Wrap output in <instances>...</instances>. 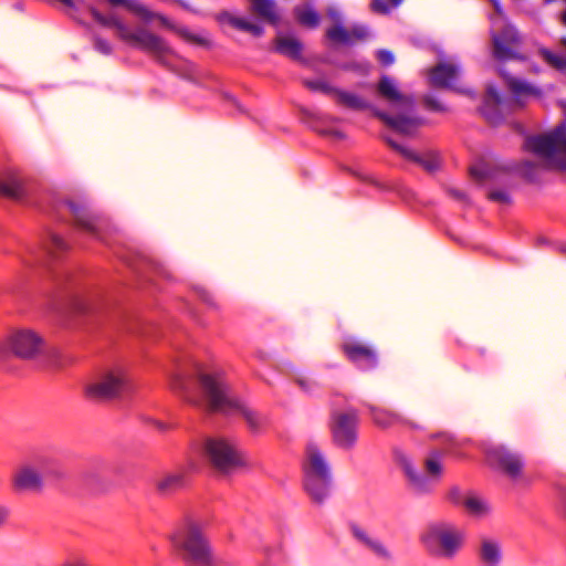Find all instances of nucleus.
<instances>
[{"mask_svg":"<svg viewBox=\"0 0 566 566\" xmlns=\"http://www.w3.org/2000/svg\"><path fill=\"white\" fill-rule=\"evenodd\" d=\"M198 293L205 302H207V303L212 302L210 294L205 289H198Z\"/></svg>","mask_w":566,"mask_h":566,"instance_id":"obj_54","label":"nucleus"},{"mask_svg":"<svg viewBox=\"0 0 566 566\" xmlns=\"http://www.w3.org/2000/svg\"><path fill=\"white\" fill-rule=\"evenodd\" d=\"M503 103V97L497 90L493 85H488L480 112L490 124L499 125L503 120L501 112Z\"/></svg>","mask_w":566,"mask_h":566,"instance_id":"obj_16","label":"nucleus"},{"mask_svg":"<svg viewBox=\"0 0 566 566\" xmlns=\"http://www.w3.org/2000/svg\"><path fill=\"white\" fill-rule=\"evenodd\" d=\"M83 482L88 492L92 494H101L103 491V478L101 473L94 470H87L83 474Z\"/></svg>","mask_w":566,"mask_h":566,"instance_id":"obj_33","label":"nucleus"},{"mask_svg":"<svg viewBox=\"0 0 566 566\" xmlns=\"http://www.w3.org/2000/svg\"><path fill=\"white\" fill-rule=\"evenodd\" d=\"M350 531L355 539L371 551L376 556L385 560L391 559V554L387 547L380 541L373 538L364 528L354 524L350 526Z\"/></svg>","mask_w":566,"mask_h":566,"instance_id":"obj_22","label":"nucleus"},{"mask_svg":"<svg viewBox=\"0 0 566 566\" xmlns=\"http://www.w3.org/2000/svg\"><path fill=\"white\" fill-rule=\"evenodd\" d=\"M219 21L222 25L228 27L226 31L243 32V33H259L260 28L240 17L232 15L230 13H223L220 15Z\"/></svg>","mask_w":566,"mask_h":566,"instance_id":"obj_27","label":"nucleus"},{"mask_svg":"<svg viewBox=\"0 0 566 566\" xmlns=\"http://www.w3.org/2000/svg\"><path fill=\"white\" fill-rule=\"evenodd\" d=\"M185 474L168 473L156 481V490L163 496H169L185 486Z\"/></svg>","mask_w":566,"mask_h":566,"instance_id":"obj_25","label":"nucleus"},{"mask_svg":"<svg viewBox=\"0 0 566 566\" xmlns=\"http://www.w3.org/2000/svg\"><path fill=\"white\" fill-rule=\"evenodd\" d=\"M368 409L374 423L381 429H387L391 427L395 422H402L410 427H416L412 422L401 419L399 415L394 413L391 411L384 410L371 405L368 406Z\"/></svg>","mask_w":566,"mask_h":566,"instance_id":"obj_26","label":"nucleus"},{"mask_svg":"<svg viewBox=\"0 0 566 566\" xmlns=\"http://www.w3.org/2000/svg\"><path fill=\"white\" fill-rule=\"evenodd\" d=\"M488 198L494 202H499L501 205H510L511 197L507 191L502 189L492 190L489 192Z\"/></svg>","mask_w":566,"mask_h":566,"instance_id":"obj_42","label":"nucleus"},{"mask_svg":"<svg viewBox=\"0 0 566 566\" xmlns=\"http://www.w3.org/2000/svg\"><path fill=\"white\" fill-rule=\"evenodd\" d=\"M22 192L20 182L12 178L8 182L0 180V195L12 199H19Z\"/></svg>","mask_w":566,"mask_h":566,"instance_id":"obj_36","label":"nucleus"},{"mask_svg":"<svg viewBox=\"0 0 566 566\" xmlns=\"http://www.w3.org/2000/svg\"><path fill=\"white\" fill-rule=\"evenodd\" d=\"M486 461L491 468L503 473L512 481H518L524 474L523 455L505 444H490L484 449Z\"/></svg>","mask_w":566,"mask_h":566,"instance_id":"obj_7","label":"nucleus"},{"mask_svg":"<svg viewBox=\"0 0 566 566\" xmlns=\"http://www.w3.org/2000/svg\"><path fill=\"white\" fill-rule=\"evenodd\" d=\"M375 115L387 126L399 134L411 136L422 125V119L407 115L390 116L385 112H375Z\"/></svg>","mask_w":566,"mask_h":566,"instance_id":"obj_18","label":"nucleus"},{"mask_svg":"<svg viewBox=\"0 0 566 566\" xmlns=\"http://www.w3.org/2000/svg\"><path fill=\"white\" fill-rule=\"evenodd\" d=\"M198 380L207 399L209 411L230 413L238 410L253 433H260L266 427L269 421L264 415L231 398L229 385L220 375L201 373L198 375Z\"/></svg>","mask_w":566,"mask_h":566,"instance_id":"obj_1","label":"nucleus"},{"mask_svg":"<svg viewBox=\"0 0 566 566\" xmlns=\"http://www.w3.org/2000/svg\"><path fill=\"white\" fill-rule=\"evenodd\" d=\"M470 174L478 181L492 178L491 170L484 165L471 168Z\"/></svg>","mask_w":566,"mask_h":566,"instance_id":"obj_43","label":"nucleus"},{"mask_svg":"<svg viewBox=\"0 0 566 566\" xmlns=\"http://www.w3.org/2000/svg\"><path fill=\"white\" fill-rule=\"evenodd\" d=\"M335 39L340 41V42L348 43L352 38L342 36V38H335Z\"/></svg>","mask_w":566,"mask_h":566,"instance_id":"obj_57","label":"nucleus"},{"mask_svg":"<svg viewBox=\"0 0 566 566\" xmlns=\"http://www.w3.org/2000/svg\"><path fill=\"white\" fill-rule=\"evenodd\" d=\"M402 0H388L387 2L384 0H373L371 8L374 11L379 13H387L392 8L397 7Z\"/></svg>","mask_w":566,"mask_h":566,"instance_id":"obj_40","label":"nucleus"},{"mask_svg":"<svg viewBox=\"0 0 566 566\" xmlns=\"http://www.w3.org/2000/svg\"><path fill=\"white\" fill-rule=\"evenodd\" d=\"M478 557L484 566H499L502 562V549L499 541L482 537L476 549Z\"/></svg>","mask_w":566,"mask_h":566,"instance_id":"obj_21","label":"nucleus"},{"mask_svg":"<svg viewBox=\"0 0 566 566\" xmlns=\"http://www.w3.org/2000/svg\"><path fill=\"white\" fill-rule=\"evenodd\" d=\"M318 133L323 136L332 137L335 139L345 138V134L338 129H321Z\"/></svg>","mask_w":566,"mask_h":566,"instance_id":"obj_50","label":"nucleus"},{"mask_svg":"<svg viewBox=\"0 0 566 566\" xmlns=\"http://www.w3.org/2000/svg\"><path fill=\"white\" fill-rule=\"evenodd\" d=\"M10 485L18 495L40 494L45 486L44 465L40 460H24L15 465Z\"/></svg>","mask_w":566,"mask_h":566,"instance_id":"obj_5","label":"nucleus"},{"mask_svg":"<svg viewBox=\"0 0 566 566\" xmlns=\"http://www.w3.org/2000/svg\"><path fill=\"white\" fill-rule=\"evenodd\" d=\"M133 391L132 379L124 369H108V405L119 409Z\"/></svg>","mask_w":566,"mask_h":566,"instance_id":"obj_14","label":"nucleus"},{"mask_svg":"<svg viewBox=\"0 0 566 566\" xmlns=\"http://www.w3.org/2000/svg\"><path fill=\"white\" fill-rule=\"evenodd\" d=\"M347 359L361 370L375 369L379 364L375 346L357 340H347L342 345Z\"/></svg>","mask_w":566,"mask_h":566,"instance_id":"obj_13","label":"nucleus"},{"mask_svg":"<svg viewBox=\"0 0 566 566\" xmlns=\"http://www.w3.org/2000/svg\"><path fill=\"white\" fill-rule=\"evenodd\" d=\"M295 382L306 394H312L316 388H318L317 381L304 375L296 376Z\"/></svg>","mask_w":566,"mask_h":566,"instance_id":"obj_39","label":"nucleus"},{"mask_svg":"<svg viewBox=\"0 0 566 566\" xmlns=\"http://www.w3.org/2000/svg\"><path fill=\"white\" fill-rule=\"evenodd\" d=\"M158 428H159V429H161V430H164V429L166 428V426H165V424H163V423H158Z\"/></svg>","mask_w":566,"mask_h":566,"instance_id":"obj_58","label":"nucleus"},{"mask_svg":"<svg viewBox=\"0 0 566 566\" xmlns=\"http://www.w3.org/2000/svg\"><path fill=\"white\" fill-rule=\"evenodd\" d=\"M203 452L210 464L221 473H230L247 465L243 454L222 438L207 439Z\"/></svg>","mask_w":566,"mask_h":566,"instance_id":"obj_6","label":"nucleus"},{"mask_svg":"<svg viewBox=\"0 0 566 566\" xmlns=\"http://www.w3.org/2000/svg\"><path fill=\"white\" fill-rule=\"evenodd\" d=\"M448 193L453 197L454 199L459 200V201H462V202H468L469 199H468V196L464 191L458 189V188H448Z\"/></svg>","mask_w":566,"mask_h":566,"instance_id":"obj_49","label":"nucleus"},{"mask_svg":"<svg viewBox=\"0 0 566 566\" xmlns=\"http://www.w3.org/2000/svg\"><path fill=\"white\" fill-rule=\"evenodd\" d=\"M64 205L74 218L75 224L87 234L98 238L102 229V214L94 212L91 203L85 199H67Z\"/></svg>","mask_w":566,"mask_h":566,"instance_id":"obj_12","label":"nucleus"},{"mask_svg":"<svg viewBox=\"0 0 566 566\" xmlns=\"http://www.w3.org/2000/svg\"><path fill=\"white\" fill-rule=\"evenodd\" d=\"M133 49L150 54L163 64L170 65L175 53L163 38H123Z\"/></svg>","mask_w":566,"mask_h":566,"instance_id":"obj_15","label":"nucleus"},{"mask_svg":"<svg viewBox=\"0 0 566 566\" xmlns=\"http://www.w3.org/2000/svg\"><path fill=\"white\" fill-rule=\"evenodd\" d=\"M304 489L313 502L323 504L332 486V469L317 444L308 442L303 464Z\"/></svg>","mask_w":566,"mask_h":566,"instance_id":"obj_4","label":"nucleus"},{"mask_svg":"<svg viewBox=\"0 0 566 566\" xmlns=\"http://www.w3.org/2000/svg\"><path fill=\"white\" fill-rule=\"evenodd\" d=\"M269 50L293 61H304V44L298 38H272Z\"/></svg>","mask_w":566,"mask_h":566,"instance_id":"obj_17","label":"nucleus"},{"mask_svg":"<svg viewBox=\"0 0 566 566\" xmlns=\"http://www.w3.org/2000/svg\"><path fill=\"white\" fill-rule=\"evenodd\" d=\"M91 13L93 15V18L96 20V22L98 23H104V18L103 15L98 14L94 9L91 10Z\"/></svg>","mask_w":566,"mask_h":566,"instance_id":"obj_55","label":"nucleus"},{"mask_svg":"<svg viewBox=\"0 0 566 566\" xmlns=\"http://www.w3.org/2000/svg\"><path fill=\"white\" fill-rule=\"evenodd\" d=\"M108 6L124 8L137 14L147 21L156 31L184 34V30L178 24L167 17L151 11L137 0H108Z\"/></svg>","mask_w":566,"mask_h":566,"instance_id":"obj_11","label":"nucleus"},{"mask_svg":"<svg viewBox=\"0 0 566 566\" xmlns=\"http://www.w3.org/2000/svg\"><path fill=\"white\" fill-rule=\"evenodd\" d=\"M304 84H305L306 87H308L312 91H319V92H323L325 94H329L332 96L334 94V90L335 88L329 86L325 82H321V81H305Z\"/></svg>","mask_w":566,"mask_h":566,"instance_id":"obj_41","label":"nucleus"},{"mask_svg":"<svg viewBox=\"0 0 566 566\" xmlns=\"http://www.w3.org/2000/svg\"><path fill=\"white\" fill-rule=\"evenodd\" d=\"M467 494L459 486H452L448 492V500L455 505L462 506Z\"/></svg>","mask_w":566,"mask_h":566,"instance_id":"obj_44","label":"nucleus"},{"mask_svg":"<svg viewBox=\"0 0 566 566\" xmlns=\"http://www.w3.org/2000/svg\"><path fill=\"white\" fill-rule=\"evenodd\" d=\"M396 459L403 469L412 490L420 494L429 493L432 489L431 482L438 481L442 472V465L437 453L424 460L426 472L429 476L417 472L410 459L402 452L396 451Z\"/></svg>","mask_w":566,"mask_h":566,"instance_id":"obj_9","label":"nucleus"},{"mask_svg":"<svg viewBox=\"0 0 566 566\" xmlns=\"http://www.w3.org/2000/svg\"><path fill=\"white\" fill-rule=\"evenodd\" d=\"M359 416L355 408L333 411L331 416V434L333 443L343 450H350L358 439Z\"/></svg>","mask_w":566,"mask_h":566,"instance_id":"obj_8","label":"nucleus"},{"mask_svg":"<svg viewBox=\"0 0 566 566\" xmlns=\"http://www.w3.org/2000/svg\"><path fill=\"white\" fill-rule=\"evenodd\" d=\"M379 94L390 102L398 103L406 108H412L415 99L411 96L402 95L389 76H382L378 84Z\"/></svg>","mask_w":566,"mask_h":566,"instance_id":"obj_23","label":"nucleus"},{"mask_svg":"<svg viewBox=\"0 0 566 566\" xmlns=\"http://www.w3.org/2000/svg\"><path fill=\"white\" fill-rule=\"evenodd\" d=\"M565 44H566V38H565Z\"/></svg>","mask_w":566,"mask_h":566,"instance_id":"obj_60","label":"nucleus"},{"mask_svg":"<svg viewBox=\"0 0 566 566\" xmlns=\"http://www.w3.org/2000/svg\"><path fill=\"white\" fill-rule=\"evenodd\" d=\"M424 103L430 109L436 112H442L446 109L444 106L433 96H426Z\"/></svg>","mask_w":566,"mask_h":566,"instance_id":"obj_47","label":"nucleus"},{"mask_svg":"<svg viewBox=\"0 0 566 566\" xmlns=\"http://www.w3.org/2000/svg\"><path fill=\"white\" fill-rule=\"evenodd\" d=\"M4 346L13 356L20 359L34 360L42 353L44 340L31 329H20L6 338Z\"/></svg>","mask_w":566,"mask_h":566,"instance_id":"obj_10","label":"nucleus"},{"mask_svg":"<svg viewBox=\"0 0 566 566\" xmlns=\"http://www.w3.org/2000/svg\"><path fill=\"white\" fill-rule=\"evenodd\" d=\"M187 42L193 46L210 48L211 41L209 38H185Z\"/></svg>","mask_w":566,"mask_h":566,"instance_id":"obj_48","label":"nucleus"},{"mask_svg":"<svg viewBox=\"0 0 566 566\" xmlns=\"http://www.w3.org/2000/svg\"><path fill=\"white\" fill-rule=\"evenodd\" d=\"M9 516V510L4 506H0V528L6 524Z\"/></svg>","mask_w":566,"mask_h":566,"instance_id":"obj_53","label":"nucleus"},{"mask_svg":"<svg viewBox=\"0 0 566 566\" xmlns=\"http://www.w3.org/2000/svg\"><path fill=\"white\" fill-rule=\"evenodd\" d=\"M493 54L499 61L524 60L525 55L518 51L520 38H493Z\"/></svg>","mask_w":566,"mask_h":566,"instance_id":"obj_20","label":"nucleus"},{"mask_svg":"<svg viewBox=\"0 0 566 566\" xmlns=\"http://www.w3.org/2000/svg\"><path fill=\"white\" fill-rule=\"evenodd\" d=\"M535 168H537V165L533 161H524L522 164L523 172L528 179H533L532 170Z\"/></svg>","mask_w":566,"mask_h":566,"instance_id":"obj_51","label":"nucleus"},{"mask_svg":"<svg viewBox=\"0 0 566 566\" xmlns=\"http://www.w3.org/2000/svg\"><path fill=\"white\" fill-rule=\"evenodd\" d=\"M78 311L85 312V311H86V307H85V306H81V307L78 308Z\"/></svg>","mask_w":566,"mask_h":566,"instance_id":"obj_59","label":"nucleus"},{"mask_svg":"<svg viewBox=\"0 0 566 566\" xmlns=\"http://www.w3.org/2000/svg\"><path fill=\"white\" fill-rule=\"evenodd\" d=\"M501 74L506 80L507 86L510 87V90L512 91L516 98L524 95H541V91L537 87L533 86L532 84L523 80L512 77L505 74L503 71H501Z\"/></svg>","mask_w":566,"mask_h":566,"instance_id":"obj_29","label":"nucleus"},{"mask_svg":"<svg viewBox=\"0 0 566 566\" xmlns=\"http://www.w3.org/2000/svg\"><path fill=\"white\" fill-rule=\"evenodd\" d=\"M296 17L300 23L304 25H315L318 22V15L316 12L307 4L301 6L296 9Z\"/></svg>","mask_w":566,"mask_h":566,"instance_id":"obj_35","label":"nucleus"},{"mask_svg":"<svg viewBox=\"0 0 566 566\" xmlns=\"http://www.w3.org/2000/svg\"><path fill=\"white\" fill-rule=\"evenodd\" d=\"M541 53L543 57L554 67L558 70L566 69V59L558 56L546 49H542Z\"/></svg>","mask_w":566,"mask_h":566,"instance_id":"obj_38","label":"nucleus"},{"mask_svg":"<svg viewBox=\"0 0 566 566\" xmlns=\"http://www.w3.org/2000/svg\"><path fill=\"white\" fill-rule=\"evenodd\" d=\"M171 387H172L174 389L185 390L184 381H182V379H181V377H180L179 375H176V376L174 377V380H172Z\"/></svg>","mask_w":566,"mask_h":566,"instance_id":"obj_52","label":"nucleus"},{"mask_svg":"<svg viewBox=\"0 0 566 566\" xmlns=\"http://www.w3.org/2000/svg\"><path fill=\"white\" fill-rule=\"evenodd\" d=\"M84 397L91 402L99 403L106 399V379L92 380L84 385Z\"/></svg>","mask_w":566,"mask_h":566,"instance_id":"obj_30","label":"nucleus"},{"mask_svg":"<svg viewBox=\"0 0 566 566\" xmlns=\"http://www.w3.org/2000/svg\"><path fill=\"white\" fill-rule=\"evenodd\" d=\"M409 160L419 164L424 170L433 172L440 168V160L432 154L420 156L411 150V156H408Z\"/></svg>","mask_w":566,"mask_h":566,"instance_id":"obj_34","label":"nucleus"},{"mask_svg":"<svg viewBox=\"0 0 566 566\" xmlns=\"http://www.w3.org/2000/svg\"><path fill=\"white\" fill-rule=\"evenodd\" d=\"M468 514L473 517H484L490 513V505L480 496L472 492H468L465 499H463L462 505Z\"/></svg>","mask_w":566,"mask_h":566,"instance_id":"obj_28","label":"nucleus"},{"mask_svg":"<svg viewBox=\"0 0 566 566\" xmlns=\"http://www.w3.org/2000/svg\"><path fill=\"white\" fill-rule=\"evenodd\" d=\"M73 361L72 357L65 355L57 347L43 346L42 353L38 357L39 367L50 370H61Z\"/></svg>","mask_w":566,"mask_h":566,"instance_id":"obj_19","label":"nucleus"},{"mask_svg":"<svg viewBox=\"0 0 566 566\" xmlns=\"http://www.w3.org/2000/svg\"><path fill=\"white\" fill-rule=\"evenodd\" d=\"M385 142L387 143V145L392 148L394 150H396L397 153H399L401 156H403L405 158H408V156H411V149L396 143L395 140H392L391 138L389 137H385L384 138Z\"/></svg>","mask_w":566,"mask_h":566,"instance_id":"obj_45","label":"nucleus"},{"mask_svg":"<svg viewBox=\"0 0 566 566\" xmlns=\"http://www.w3.org/2000/svg\"><path fill=\"white\" fill-rule=\"evenodd\" d=\"M254 9L263 17L274 20L276 12L273 3L270 0H252Z\"/></svg>","mask_w":566,"mask_h":566,"instance_id":"obj_37","label":"nucleus"},{"mask_svg":"<svg viewBox=\"0 0 566 566\" xmlns=\"http://www.w3.org/2000/svg\"><path fill=\"white\" fill-rule=\"evenodd\" d=\"M348 30L338 27L332 35H346Z\"/></svg>","mask_w":566,"mask_h":566,"instance_id":"obj_56","label":"nucleus"},{"mask_svg":"<svg viewBox=\"0 0 566 566\" xmlns=\"http://www.w3.org/2000/svg\"><path fill=\"white\" fill-rule=\"evenodd\" d=\"M459 70L453 64L439 63L433 67L430 76L432 85L437 87H451Z\"/></svg>","mask_w":566,"mask_h":566,"instance_id":"obj_24","label":"nucleus"},{"mask_svg":"<svg viewBox=\"0 0 566 566\" xmlns=\"http://www.w3.org/2000/svg\"><path fill=\"white\" fill-rule=\"evenodd\" d=\"M377 56H378V60L380 61V63L385 66H389L395 62L392 52H390L388 50H379L377 52Z\"/></svg>","mask_w":566,"mask_h":566,"instance_id":"obj_46","label":"nucleus"},{"mask_svg":"<svg viewBox=\"0 0 566 566\" xmlns=\"http://www.w3.org/2000/svg\"><path fill=\"white\" fill-rule=\"evenodd\" d=\"M333 96L336 98L337 103L348 108L356 111L369 108L368 102L354 93L335 88Z\"/></svg>","mask_w":566,"mask_h":566,"instance_id":"obj_31","label":"nucleus"},{"mask_svg":"<svg viewBox=\"0 0 566 566\" xmlns=\"http://www.w3.org/2000/svg\"><path fill=\"white\" fill-rule=\"evenodd\" d=\"M420 542L426 552L438 560H453L464 542L463 531L446 520L431 521L420 534Z\"/></svg>","mask_w":566,"mask_h":566,"instance_id":"obj_3","label":"nucleus"},{"mask_svg":"<svg viewBox=\"0 0 566 566\" xmlns=\"http://www.w3.org/2000/svg\"><path fill=\"white\" fill-rule=\"evenodd\" d=\"M42 248L50 256L55 258L59 252L66 251L69 249V244L61 235L50 231L48 233V239L42 242Z\"/></svg>","mask_w":566,"mask_h":566,"instance_id":"obj_32","label":"nucleus"},{"mask_svg":"<svg viewBox=\"0 0 566 566\" xmlns=\"http://www.w3.org/2000/svg\"><path fill=\"white\" fill-rule=\"evenodd\" d=\"M169 539L185 566H216V558L209 539L203 533V524L186 517L170 535Z\"/></svg>","mask_w":566,"mask_h":566,"instance_id":"obj_2","label":"nucleus"}]
</instances>
